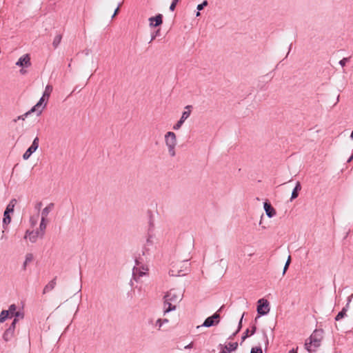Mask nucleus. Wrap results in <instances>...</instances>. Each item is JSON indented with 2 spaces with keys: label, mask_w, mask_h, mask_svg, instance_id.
<instances>
[{
  "label": "nucleus",
  "mask_w": 353,
  "mask_h": 353,
  "mask_svg": "<svg viewBox=\"0 0 353 353\" xmlns=\"http://www.w3.org/2000/svg\"><path fill=\"white\" fill-rule=\"evenodd\" d=\"M182 294L172 289L164 296V314L176 310V305L182 299Z\"/></svg>",
  "instance_id": "1"
},
{
  "label": "nucleus",
  "mask_w": 353,
  "mask_h": 353,
  "mask_svg": "<svg viewBox=\"0 0 353 353\" xmlns=\"http://www.w3.org/2000/svg\"><path fill=\"white\" fill-rule=\"evenodd\" d=\"M323 338V330L321 329L315 330L310 338L306 340L305 343V349L310 353L315 352L321 346Z\"/></svg>",
  "instance_id": "2"
},
{
  "label": "nucleus",
  "mask_w": 353,
  "mask_h": 353,
  "mask_svg": "<svg viewBox=\"0 0 353 353\" xmlns=\"http://www.w3.org/2000/svg\"><path fill=\"white\" fill-rule=\"evenodd\" d=\"M165 143L168 148V153L171 157L176 155L175 148L177 144L176 136L173 132H168L165 133Z\"/></svg>",
  "instance_id": "3"
},
{
  "label": "nucleus",
  "mask_w": 353,
  "mask_h": 353,
  "mask_svg": "<svg viewBox=\"0 0 353 353\" xmlns=\"http://www.w3.org/2000/svg\"><path fill=\"white\" fill-rule=\"evenodd\" d=\"M189 265L188 260L176 263L172 266L169 274L173 276H183L186 274Z\"/></svg>",
  "instance_id": "4"
},
{
  "label": "nucleus",
  "mask_w": 353,
  "mask_h": 353,
  "mask_svg": "<svg viewBox=\"0 0 353 353\" xmlns=\"http://www.w3.org/2000/svg\"><path fill=\"white\" fill-rule=\"evenodd\" d=\"M189 265L188 260L176 263L172 266L169 274L173 276H183L186 274Z\"/></svg>",
  "instance_id": "5"
},
{
  "label": "nucleus",
  "mask_w": 353,
  "mask_h": 353,
  "mask_svg": "<svg viewBox=\"0 0 353 353\" xmlns=\"http://www.w3.org/2000/svg\"><path fill=\"white\" fill-rule=\"evenodd\" d=\"M17 203V200L15 199H11V201L8 204L6 210L3 214V223L4 225H8L11 221V217L10 216V213L13 212L14 208Z\"/></svg>",
  "instance_id": "6"
},
{
  "label": "nucleus",
  "mask_w": 353,
  "mask_h": 353,
  "mask_svg": "<svg viewBox=\"0 0 353 353\" xmlns=\"http://www.w3.org/2000/svg\"><path fill=\"white\" fill-rule=\"evenodd\" d=\"M52 86L51 85H47L43 92V96L39 99V102L32 108V111H36L42 105L44 101H48L50 94L52 91Z\"/></svg>",
  "instance_id": "7"
},
{
  "label": "nucleus",
  "mask_w": 353,
  "mask_h": 353,
  "mask_svg": "<svg viewBox=\"0 0 353 353\" xmlns=\"http://www.w3.org/2000/svg\"><path fill=\"white\" fill-rule=\"evenodd\" d=\"M223 307H221L216 312H215L212 316L208 317L203 322L201 326L209 327L213 325H216L219 324L220 321V315L219 312L221 310Z\"/></svg>",
  "instance_id": "8"
},
{
  "label": "nucleus",
  "mask_w": 353,
  "mask_h": 353,
  "mask_svg": "<svg viewBox=\"0 0 353 353\" xmlns=\"http://www.w3.org/2000/svg\"><path fill=\"white\" fill-rule=\"evenodd\" d=\"M257 312L259 315L267 314L270 311L269 303L267 300L261 299L258 301Z\"/></svg>",
  "instance_id": "9"
},
{
  "label": "nucleus",
  "mask_w": 353,
  "mask_h": 353,
  "mask_svg": "<svg viewBox=\"0 0 353 353\" xmlns=\"http://www.w3.org/2000/svg\"><path fill=\"white\" fill-rule=\"evenodd\" d=\"M39 139L37 137L32 141V145L28 148V150L25 152L23 155V158L25 160L28 159L30 156L37 150L39 148Z\"/></svg>",
  "instance_id": "10"
},
{
  "label": "nucleus",
  "mask_w": 353,
  "mask_h": 353,
  "mask_svg": "<svg viewBox=\"0 0 353 353\" xmlns=\"http://www.w3.org/2000/svg\"><path fill=\"white\" fill-rule=\"evenodd\" d=\"M16 65L21 68H29L31 66L30 57L29 54L21 56L16 62Z\"/></svg>",
  "instance_id": "11"
},
{
  "label": "nucleus",
  "mask_w": 353,
  "mask_h": 353,
  "mask_svg": "<svg viewBox=\"0 0 353 353\" xmlns=\"http://www.w3.org/2000/svg\"><path fill=\"white\" fill-rule=\"evenodd\" d=\"M154 245V237L150 235L147 240L146 243L143 247V255H149L150 250L153 248Z\"/></svg>",
  "instance_id": "12"
},
{
  "label": "nucleus",
  "mask_w": 353,
  "mask_h": 353,
  "mask_svg": "<svg viewBox=\"0 0 353 353\" xmlns=\"http://www.w3.org/2000/svg\"><path fill=\"white\" fill-rule=\"evenodd\" d=\"M39 237L41 238V233L38 230H27L24 236V239H28L31 243H35Z\"/></svg>",
  "instance_id": "13"
},
{
  "label": "nucleus",
  "mask_w": 353,
  "mask_h": 353,
  "mask_svg": "<svg viewBox=\"0 0 353 353\" xmlns=\"http://www.w3.org/2000/svg\"><path fill=\"white\" fill-rule=\"evenodd\" d=\"M190 110L188 111H184L182 113V116L181 119L174 125L173 129L174 130H177L181 128L184 121L190 117Z\"/></svg>",
  "instance_id": "14"
},
{
  "label": "nucleus",
  "mask_w": 353,
  "mask_h": 353,
  "mask_svg": "<svg viewBox=\"0 0 353 353\" xmlns=\"http://www.w3.org/2000/svg\"><path fill=\"white\" fill-rule=\"evenodd\" d=\"M150 26L151 27H157L163 23V16L161 14H158L155 17L149 18Z\"/></svg>",
  "instance_id": "15"
},
{
  "label": "nucleus",
  "mask_w": 353,
  "mask_h": 353,
  "mask_svg": "<svg viewBox=\"0 0 353 353\" xmlns=\"http://www.w3.org/2000/svg\"><path fill=\"white\" fill-rule=\"evenodd\" d=\"M15 329L8 327L3 334V339L6 342L10 341L14 336Z\"/></svg>",
  "instance_id": "16"
},
{
  "label": "nucleus",
  "mask_w": 353,
  "mask_h": 353,
  "mask_svg": "<svg viewBox=\"0 0 353 353\" xmlns=\"http://www.w3.org/2000/svg\"><path fill=\"white\" fill-rule=\"evenodd\" d=\"M263 208L265 211L266 215L269 218L274 216L276 214L275 209L268 202H264Z\"/></svg>",
  "instance_id": "17"
},
{
  "label": "nucleus",
  "mask_w": 353,
  "mask_h": 353,
  "mask_svg": "<svg viewBox=\"0 0 353 353\" xmlns=\"http://www.w3.org/2000/svg\"><path fill=\"white\" fill-rule=\"evenodd\" d=\"M57 285V276L52 279L43 288V294H46L52 290Z\"/></svg>",
  "instance_id": "18"
},
{
  "label": "nucleus",
  "mask_w": 353,
  "mask_h": 353,
  "mask_svg": "<svg viewBox=\"0 0 353 353\" xmlns=\"http://www.w3.org/2000/svg\"><path fill=\"white\" fill-rule=\"evenodd\" d=\"M54 204L53 203H49L46 208H44L41 212V218L47 219L49 213L54 209Z\"/></svg>",
  "instance_id": "19"
},
{
  "label": "nucleus",
  "mask_w": 353,
  "mask_h": 353,
  "mask_svg": "<svg viewBox=\"0 0 353 353\" xmlns=\"http://www.w3.org/2000/svg\"><path fill=\"white\" fill-rule=\"evenodd\" d=\"M47 223H48L47 219L41 218V222H40L39 228L38 230L41 233V238H43L45 234V231L46 230Z\"/></svg>",
  "instance_id": "20"
},
{
  "label": "nucleus",
  "mask_w": 353,
  "mask_h": 353,
  "mask_svg": "<svg viewBox=\"0 0 353 353\" xmlns=\"http://www.w3.org/2000/svg\"><path fill=\"white\" fill-rule=\"evenodd\" d=\"M238 347V343H229L228 345L225 346V350H222L220 353H230L232 351H234Z\"/></svg>",
  "instance_id": "21"
},
{
  "label": "nucleus",
  "mask_w": 353,
  "mask_h": 353,
  "mask_svg": "<svg viewBox=\"0 0 353 353\" xmlns=\"http://www.w3.org/2000/svg\"><path fill=\"white\" fill-rule=\"evenodd\" d=\"M301 190V185L299 181H297L294 188L292 190L290 201L294 200L299 196V192Z\"/></svg>",
  "instance_id": "22"
},
{
  "label": "nucleus",
  "mask_w": 353,
  "mask_h": 353,
  "mask_svg": "<svg viewBox=\"0 0 353 353\" xmlns=\"http://www.w3.org/2000/svg\"><path fill=\"white\" fill-rule=\"evenodd\" d=\"M33 259H34V257H33L32 254H31V253L26 254V259H25V261L23 264V270H26L28 264L30 263V262H32L33 261Z\"/></svg>",
  "instance_id": "23"
},
{
  "label": "nucleus",
  "mask_w": 353,
  "mask_h": 353,
  "mask_svg": "<svg viewBox=\"0 0 353 353\" xmlns=\"http://www.w3.org/2000/svg\"><path fill=\"white\" fill-rule=\"evenodd\" d=\"M347 309L348 308H347V307H344L342 309V310L341 312H339L338 313V314L336 316L335 320L339 321V320L342 319L346 315V312H347Z\"/></svg>",
  "instance_id": "24"
},
{
  "label": "nucleus",
  "mask_w": 353,
  "mask_h": 353,
  "mask_svg": "<svg viewBox=\"0 0 353 353\" xmlns=\"http://www.w3.org/2000/svg\"><path fill=\"white\" fill-rule=\"evenodd\" d=\"M61 39H62V35L59 34H57L54 40H53V42H52V46L54 47V48H57L59 45L60 44L61 41Z\"/></svg>",
  "instance_id": "25"
},
{
  "label": "nucleus",
  "mask_w": 353,
  "mask_h": 353,
  "mask_svg": "<svg viewBox=\"0 0 353 353\" xmlns=\"http://www.w3.org/2000/svg\"><path fill=\"white\" fill-rule=\"evenodd\" d=\"M8 318H10L8 315V312L6 310H2L0 313V323H3Z\"/></svg>",
  "instance_id": "26"
},
{
  "label": "nucleus",
  "mask_w": 353,
  "mask_h": 353,
  "mask_svg": "<svg viewBox=\"0 0 353 353\" xmlns=\"http://www.w3.org/2000/svg\"><path fill=\"white\" fill-rule=\"evenodd\" d=\"M7 311L8 312V315L10 316V318H12L17 311V306L14 304H12L9 306V308Z\"/></svg>",
  "instance_id": "27"
},
{
  "label": "nucleus",
  "mask_w": 353,
  "mask_h": 353,
  "mask_svg": "<svg viewBox=\"0 0 353 353\" xmlns=\"http://www.w3.org/2000/svg\"><path fill=\"white\" fill-rule=\"evenodd\" d=\"M207 5H208V1H207L206 0H205V1H203V3H202L199 4V5L197 6L196 9L198 10V12H196V17L200 16V14H200L199 11H200V10H203V8H204L205 6H206Z\"/></svg>",
  "instance_id": "28"
},
{
  "label": "nucleus",
  "mask_w": 353,
  "mask_h": 353,
  "mask_svg": "<svg viewBox=\"0 0 353 353\" xmlns=\"http://www.w3.org/2000/svg\"><path fill=\"white\" fill-rule=\"evenodd\" d=\"M33 112L34 111H32V109H31L30 110H29L26 113H25V114H23L22 115H20L17 118L13 119V121L16 123L18 120H25V119L28 117V115L30 114V113Z\"/></svg>",
  "instance_id": "29"
},
{
  "label": "nucleus",
  "mask_w": 353,
  "mask_h": 353,
  "mask_svg": "<svg viewBox=\"0 0 353 353\" xmlns=\"http://www.w3.org/2000/svg\"><path fill=\"white\" fill-rule=\"evenodd\" d=\"M168 320L167 319H159L157 321H156V323H155V325L157 327H158V330H160V328L162 327V325L165 323H168Z\"/></svg>",
  "instance_id": "30"
},
{
  "label": "nucleus",
  "mask_w": 353,
  "mask_h": 353,
  "mask_svg": "<svg viewBox=\"0 0 353 353\" xmlns=\"http://www.w3.org/2000/svg\"><path fill=\"white\" fill-rule=\"evenodd\" d=\"M139 274V276L145 274L144 272L140 271L137 268H133V277L136 279L137 274Z\"/></svg>",
  "instance_id": "31"
},
{
  "label": "nucleus",
  "mask_w": 353,
  "mask_h": 353,
  "mask_svg": "<svg viewBox=\"0 0 353 353\" xmlns=\"http://www.w3.org/2000/svg\"><path fill=\"white\" fill-rule=\"evenodd\" d=\"M123 0H121L118 3L117 7L114 10V14L112 16V19L114 18L115 16L119 13L120 8H121V5L123 4Z\"/></svg>",
  "instance_id": "32"
},
{
  "label": "nucleus",
  "mask_w": 353,
  "mask_h": 353,
  "mask_svg": "<svg viewBox=\"0 0 353 353\" xmlns=\"http://www.w3.org/2000/svg\"><path fill=\"white\" fill-rule=\"evenodd\" d=\"M250 353H263L261 347H253L250 350Z\"/></svg>",
  "instance_id": "33"
},
{
  "label": "nucleus",
  "mask_w": 353,
  "mask_h": 353,
  "mask_svg": "<svg viewBox=\"0 0 353 353\" xmlns=\"http://www.w3.org/2000/svg\"><path fill=\"white\" fill-rule=\"evenodd\" d=\"M179 0H172V2L170 6V10L171 11H174L175 8H176V6L177 4V3L179 2Z\"/></svg>",
  "instance_id": "34"
},
{
  "label": "nucleus",
  "mask_w": 353,
  "mask_h": 353,
  "mask_svg": "<svg viewBox=\"0 0 353 353\" xmlns=\"http://www.w3.org/2000/svg\"><path fill=\"white\" fill-rule=\"evenodd\" d=\"M350 60V58H347V57H345V58H343L340 61H339V64L342 66V67H344L345 65V64L349 61Z\"/></svg>",
  "instance_id": "35"
},
{
  "label": "nucleus",
  "mask_w": 353,
  "mask_h": 353,
  "mask_svg": "<svg viewBox=\"0 0 353 353\" xmlns=\"http://www.w3.org/2000/svg\"><path fill=\"white\" fill-rule=\"evenodd\" d=\"M14 318H17V319H23V314L19 312V311H16L14 316Z\"/></svg>",
  "instance_id": "36"
},
{
  "label": "nucleus",
  "mask_w": 353,
  "mask_h": 353,
  "mask_svg": "<svg viewBox=\"0 0 353 353\" xmlns=\"http://www.w3.org/2000/svg\"><path fill=\"white\" fill-rule=\"evenodd\" d=\"M250 330L247 329L241 337L242 341H244L249 336Z\"/></svg>",
  "instance_id": "37"
},
{
  "label": "nucleus",
  "mask_w": 353,
  "mask_h": 353,
  "mask_svg": "<svg viewBox=\"0 0 353 353\" xmlns=\"http://www.w3.org/2000/svg\"><path fill=\"white\" fill-rule=\"evenodd\" d=\"M19 319H17V318H14V320L12 321V323L10 325L9 327H12V328L15 329L16 328V324L18 322Z\"/></svg>",
  "instance_id": "38"
},
{
  "label": "nucleus",
  "mask_w": 353,
  "mask_h": 353,
  "mask_svg": "<svg viewBox=\"0 0 353 353\" xmlns=\"http://www.w3.org/2000/svg\"><path fill=\"white\" fill-rule=\"evenodd\" d=\"M243 317V315L241 316V318L239 321V323L238 329H237L236 332L233 334V336H234L240 330V329L241 327V325H242Z\"/></svg>",
  "instance_id": "39"
},
{
  "label": "nucleus",
  "mask_w": 353,
  "mask_h": 353,
  "mask_svg": "<svg viewBox=\"0 0 353 353\" xmlns=\"http://www.w3.org/2000/svg\"><path fill=\"white\" fill-rule=\"evenodd\" d=\"M352 298H353V294H352L351 295H350V296L347 297V303H346V305H345V307H347V308H348V307H349V305H350V302H351V301H352Z\"/></svg>",
  "instance_id": "40"
},
{
  "label": "nucleus",
  "mask_w": 353,
  "mask_h": 353,
  "mask_svg": "<svg viewBox=\"0 0 353 353\" xmlns=\"http://www.w3.org/2000/svg\"><path fill=\"white\" fill-rule=\"evenodd\" d=\"M30 222L32 227L37 224V220L34 217H30Z\"/></svg>",
  "instance_id": "41"
},
{
  "label": "nucleus",
  "mask_w": 353,
  "mask_h": 353,
  "mask_svg": "<svg viewBox=\"0 0 353 353\" xmlns=\"http://www.w3.org/2000/svg\"><path fill=\"white\" fill-rule=\"evenodd\" d=\"M256 330V325H253L252 326V330H251V332H250V335H253L255 333Z\"/></svg>",
  "instance_id": "42"
},
{
  "label": "nucleus",
  "mask_w": 353,
  "mask_h": 353,
  "mask_svg": "<svg viewBox=\"0 0 353 353\" xmlns=\"http://www.w3.org/2000/svg\"><path fill=\"white\" fill-rule=\"evenodd\" d=\"M288 267H289V265L285 263L284 268H283V275H284L285 274L287 270L288 269Z\"/></svg>",
  "instance_id": "43"
},
{
  "label": "nucleus",
  "mask_w": 353,
  "mask_h": 353,
  "mask_svg": "<svg viewBox=\"0 0 353 353\" xmlns=\"http://www.w3.org/2000/svg\"><path fill=\"white\" fill-rule=\"evenodd\" d=\"M288 267H289V265L285 263L284 268H283V275H284L285 274L287 270L288 269Z\"/></svg>",
  "instance_id": "44"
},
{
  "label": "nucleus",
  "mask_w": 353,
  "mask_h": 353,
  "mask_svg": "<svg viewBox=\"0 0 353 353\" xmlns=\"http://www.w3.org/2000/svg\"><path fill=\"white\" fill-rule=\"evenodd\" d=\"M192 347H193V343L192 342V343H189L188 345H187L185 347V349H189V348H192Z\"/></svg>",
  "instance_id": "45"
},
{
  "label": "nucleus",
  "mask_w": 353,
  "mask_h": 353,
  "mask_svg": "<svg viewBox=\"0 0 353 353\" xmlns=\"http://www.w3.org/2000/svg\"><path fill=\"white\" fill-rule=\"evenodd\" d=\"M41 205H42V203H41V202H39V203H38L36 205V207H35V208H36V209L39 210V209L41 208Z\"/></svg>",
  "instance_id": "46"
},
{
  "label": "nucleus",
  "mask_w": 353,
  "mask_h": 353,
  "mask_svg": "<svg viewBox=\"0 0 353 353\" xmlns=\"http://www.w3.org/2000/svg\"><path fill=\"white\" fill-rule=\"evenodd\" d=\"M263 337H264V339H265V341H266V343H266V345H268V343H269V342H268V336H267V334H266L265 333H264V334H263Z\"/></svg>",
  "instance_id": "47"
},
{
  "label": "nucleus",
  "mask_w": 353,
  "mask_h": 353,
  "mask_svg": "<svg viewBox=\"0 0 353 353\" xmlns=\"http://www.w3.org/2000/svg\"><path fill=\"white\" fill-rule=\"evenodd\" d=\"M290 262H291V256H289L287 261H286V263L290 265Z\"/></svg>",
  "instance_id": "48"
},
{
  "label": "nucleus",
  "mask_w": 353,
  "mask_h": 353,
  "mask_svg": "<svg viewBox=\"0 0 353 353\" xmlns=\"http://www.w3.org/2000/svg\"><path fill=\"white\" fill-rule=\"evenodd\" d=\"M20 73L21 74H25L26 73V70H25L24 69L22 68L20 70Z\"/></svg>",
  "instance_id": "49"
},
{
  "label": "nucleus",
  "mask_w": 353,
  "mask_h": 353,
  "mask_svg": "<svg viewBox=\"0 0 353 353\" xmlns=\"http://www.w3.org/2000/svg\"><path fill=\"white\" fill-rule=\"evenodd\" d=\"M156 36H157V34H153V35L152 36V38H151L150 42H151L152 41H153V40L155 39Z\"/></svg>",
  "instance_id": "50"
},
{
  "label": "nucleus",
  "mask_w": 353,
  "mask_h": 353,
  "mask_svg": "<svg viewBox=\"0 0 353 353\" xmlns=\"http://www.w3.org/2000/svg\"><path fill=\"white\" fill-rule=\"evenodd\" d=\"M289 353H296V352L294 349H292V350L290 351Z\"/></svg>",
  "instance_id": "51"
},
{
  "label": "nucleus",
  "mask_w": 353,
  "mask_h": 353,
  "mask_svg": "<svg viewBox=\"0 0 353 353\" xmlns=\"http://www.w3.org/2000/svg\"><path fill=\"white\" fill-rule=\"evenodd\" d=\"M192 108L191 105H187L185 106V109H190Z\"/></svg>",
  "instance_id": "52"
},
{
  "label": "nucleus",
  "mask_w": 353,
  "mask_h": 353,
  "mask_svg": "<svg viewBox=\"0 0 353 353\" xmlns=\"http://www.w3.org/2000/svg\"><path fill=\"white\" fill-rule=\"evenodd\" d=\"M350 138H351L352 139H353V130H352V132H351Z\"/></svg>",
  "instance_id": "53"
},
{
  "label": "nucleus",
  "mask_w": 353,
  "mask_h": 353,
  "mask_svg": "<svg viewBox=\"0 0 353 353\" xmlns=\"http://www.w3.org/2000/svg\"><path fill=\"white\" fill-rule=\"evenodd\" d=\"M291 48H292V44H290V45L289 51H288V54H289V52H290V50H291Z\"/></svg>",
  "instance_id": "54"
},
{
  "label": "nucleus",
  "mask_w": 353,
  "mask_h": 353,
  "mask_svg": "<svg viewBox=\"0 0 353 353\" xmlns=\"http://www.w3.org/2000/svg\"><path fill=\"white\" fill-rule=\"evenodd\" d=\"M136 264H137V265H139V261H138V260H137V259H136Z\"/></svg>",
  "instance_id": "55"
},
{
  "label": "nucleus",
  "mask_w": 353,
  "mask_h": 353,
  "mask_svg": "<svg viewBox=\"0 0 353 353\" xmlns=\"http://www.w3.org/2000/svg\"><path fill=\"white\" fill-rule=\"evenodd\" d=\"M339 101V95L337 97V101Z\"/></svg>",
  "instance_id": "56"
}]
</instances>
